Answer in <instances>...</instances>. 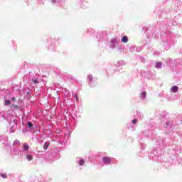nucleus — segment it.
I'll list each match as a JSON object with an SVG mask.
<instances>
[{
	"label": "nucleus",
	"mask_w": 182,
	"mask_h": 182,
	"mask_svg": "<svg viewBox=\"0 0 182 182\" xmlns=\"http://www.w3.org/2000/svg\"><path fill=\"white\" fill-rule=\"evenodd\" d=\"M26 159H27L28 161H31L33 160V156H31V155H27V156H26Z\"/></svg>",
	"instance_id": "obj_5"
},
{
	"label": "nucleus",
	"mask_w": 182,
	"mask_h": 182,
	"mask_svg": "<svg viewBox=\"0 0 182 182\" xmlns=\"http://www.w3.org/2000/svg\"><path fill=\"white\" fill-rule=\"evenodd\" d=\"M171 90H172V92H177V91H178V87L174 85L172 87Z\"/></svg>",
	"instance_id": "obj_4"
},
{
	"label": "nucleus",
	"mask_w": 182,
	"mask_h": 182,
	"mask_svg": "<svg viewBox=\"0 0 182 182\" xmlns=\"http://www.w3.org/2000/svg\"><path fill=\"white\" fill-rule=\"evenodd\" d=\"M1 178H7V176L6 175V173H1Z\"/></svg>",
	"instance_id": "obj_11"
},
{
	"label": "nucleus",
	"mask_w": 182,
	"mask_h": 182,
	"mask_svg": "<svg viewBox=\"0 0 182 182\" xmlns=\"http://www.w3.org/2000/svg\"><path fill=\"white\" fill-rule=\"evenodd\" d=\"M156 68H161V62L156 63Z\"/></svg>",
	"instance_id": "obj_10"
},
{
	"label": "nucleus",
	"mask_w": 182,
	"mask_h": 182,
	"mask_svg": "<svg viewBox=\"0 0 182 182\" xmlns=\"http://www.w3.org/2000/svg\"><path fill=\"white\" fill-rule=\"evenodd\" d=\"M16 97H13V98H11V100L14 102H16Z\"/></svg>",
	"instance_id": "obj_17"
},
{
	"label": "nucleus",
	"mask_w": 182,
	"mask_h": 182,
	"mask_svg": "<svg viewBox=\"0 0 182 182\" xmlns=\"http://www.w3.org/2000/svg\"><path fill=\"white\" fill-rule=\"evenodd\" d=\"M11 107H14L16 109H18L19 108V107L17 105H11Z\"/></svg>",
	"instance_id": "obj_14"
},
{
	"label": "nucleus",
	"mask_w": 182,
	"mask_h": 182,
	"mask_svg": "<svg viewBox=\"0 0 182 182\" xmlns=\"http://www.w3.org/2000/svg\"><path fill=\"white\" fill-rule=\"evenodd\" d=\"M33 83H34V85H38V83H39V81H38V80H33Z\"/></svg>",
	"instance_id": "obj_12"
},
{
	"label": "nucleus",
	"mask_w": 182,
	"mask_h": 182,
	"mask_svg": "<svg viewBox=\"0 0 182 182\" xmlns=\"http://www.w3.org/2000/svg\"><path fill=\"white\" fill-rule=\"evenodd\" d=\"M28 127L29 129L33 128V123H31V122H28Z\"/></svg>",
	"instance_id": "obj_7"
},
{
	"label": "nucleus",
	"mask_w": 182,
	"mask_h": 182,
	"mask_svg": "<svg viewBox=\"0 0 182 182\" xmlns=\"http://www.w3.org/2000/svg\"><path fill=\"white\" fill-rule=\"evenodd\" d=\"M10 105H11V101L10 100H6L4 102V105H6V106H9Z\"/></svg>",
	"instance_id": "obj_9"
},
{
	"label": "nucleus",
	"mask_w": 182,
	"mask_h": 182,
	"mask_svg": "<svg viewBox=\"0 0 182 182\" xmlns=\"http://www.w3.org/2000/svg\"><path fill=\"white\" fill-rule=\"evenodd\" d=\"M31 93H32V92H27V94H28V95H31Z\"/></svg>",
	"instance_id": "obj_18"
},
{
	"label": "nucleus",
	"mask_w": 182,
	"mask_h": 182,
	"mask_svg": "<svg viewBox=\"0 0 182 182\" xmlns=\"http://www.w3.org/2000/svg\"><path fill=\"white\" fill-rule=\"evenodd\" d=\"M141 96H143V97H146V92L141 93Z\"/></svg>",
	"instance_id": "obj_16"
},
{
	"label": "nucleus",
	"mask_w": 182,
	"mask_h": 182,
	"mask_svg": "<svg viewBox=\"0 0 182 182\" xmlns=\"http://www.w3.org/2000/svg\"><path fill=\"white\" fill-rule=\"evenodd\" d=\"M137 122H138V119H133V121H132V124H135L136 123H137Z\"/></svg>",
	"instance_id": "obj_13"
},
{
	"label": "nucleus",
	"mask_w": 182,
	"mask_h": 182,
	"mask_svg": "<svg viewBox=\"0 0 182 182\" xmlns=\"http://www.w3.org/2000/svg\"><path fill=\"white\" fill-rule=\"evenodd\" d=\"M85 161L84 159H80L79 161V165L80 166H82L83 164H85Z\"/></svg>",
	"instance_id": "obj_6"
},
{
	"label": "nucleus",
	"mask_w": 182,
	"mask_h": 182,
	"mask_svg": "<svg viewBox=\"0 0 182 182\" xmlns=\"http://www.w3.org/2000/svg\"><path fill=\"white\" fill-rule=\"evenodd\" d=\"M23 149L26 150V151L29 150V145L24 144L23 145Z\"/></svg>",
	"instance_id": "obj_8"
},
{
	"label": "nucleus",
	"mask_w": 182,
	"mask_h": 182,
	"mask_svg": "<svg viewBox=\"0 0 182 182\" xmlns=\"http://www.w3.org/2000/svg\"><path fill=\"white\" fill-rule=\"evenodd\" d=\"M94 79H95V80H97V78H96V77H95V78H94Z\"/></svg>",
	"instance_id": "obj_19"
},
{
	"label": "nucleus",
	"mask_w": 182,
	"mask_h": 182,
	"mask_svg": "<svg viewBox=\"0 0 182 182\" xmlns=\"http://www.w3.org/2000/svg\"><path fill=\"white\" fill-rule=\"evenodd\" d=\"M121 42H122V43H127V42H129V38L127 36H124L121 39Z\"/></svg>",
	"instance_id": "obj_2"
},
{
	"label": "nucleus",
	"mask_w": 182,
	"mask_h": 182,
	"mask_svg": "<svg viewBox=\"0 0 182 182\" xmlns=\"http://www.w3.org/2000/svg\"><path fill=\"white\" fill-rule=\"evenodd\" d=\"M48 147V144L47 143H45L44 148H46V149H47Z\"/></svg>",
	"instance_id": "obj_15"
},
{
	"label": "nucleus",
	"mask_w": 182,
	"mask_h": 182,
	"mask_svg": "<svg viewBox=\"0 0 182 182\" xmlns=\"http://www.w3.org/2000/svg\"><path fill=\"white\" fill-rule=\"evenodd\" d=\"M87 80L90 83H92V82H93V75H88Z\"/></svg>",
	"instance_id": "obj_3"
},
{
	"label": "nucleus",
	"mask_w": 182,
	"mask_h": 182,
	"mask_svg": "<svg viewBox=\"0 0 182 182\" xmlns=\"http://www.w3.org/2000/svg\"><path fill=\"white\" fill-rule=\"evenodd\" d=\"M112 161V159L109 156H103L102 157V162H104L105 164H110Z\"/></svg>",
	"instance_id": "obj_1"
}]
</instances>
